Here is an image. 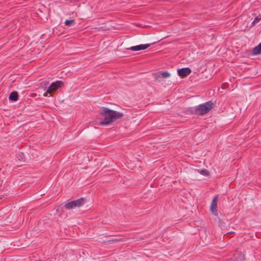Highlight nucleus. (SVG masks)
<instances>
[{
  "label": "nucleus",
  "mask_w": 261,
  "mask_h": 261,
  "mask_svg": "<svg viewBox=\"0 0 261 261\" xmlns=\"http://www.w3.org/2000/svg\"><path fill=\"white\" fill-rule=\"evenodd\" d=\"M261 20V16H259L258 17H256L253 21L252 22V25H254L255 23L258 22Z\"/></svg>",
  "instance_id": "nucleus-14"
},
{
  "label": "nucleus",
  "mask_w": 261,
  "mask_h": 261,
  "mask_svg": "<svg viewBox=\"0 0 261 261\" xmlns=\"http://www.w3.org/2000/svg\"><path fill=\"white\" fill-rule=\"evenodd\" d=\"M213 103L208 101L203 105L197 107L195 110V114L199 115H203L208 113L213 107Z\"/></svg>",
  "instance_id": "nucleus-2"
},
{
  "label": "nucleus",
  "mask_w": 261,
  "mask_h": 261,
  "mask_svg": "<svg viewBox=\"0 0 261 261\" xmlns=\"http://www.w3.org/2000/svg\"><path fill=\"white\" fill-rule=\"evenodd\" d=\"M170 76V74L169 72L167 71H165L161 73L160 75H156L155 76V80L157 81L160 82V79L161 77L163 78H167L169 77Z\"/></svg>",
  "instance_id": "nucleus-7"
},
{
  "label": "nucleus",
  "mask_w": 261,
  "mask_h": 261,
  "mask_svg": "<svg viewBox=\"0 0 261 261\" xmlns=\"http://www.w3.org/2000/svg\"><path fill=\"white\" fill-rule=\"evenodd\" d=\"M73 201L75 205V207L80 206L85 203V199L84 198H81Z\"/></svg>",
  "instance_id": "nucleus-8"
},
{
  "label": "nucleus",
  "mask_w": 261,
  "mask_h": 261,
  "mask_svg": "<svg viewBox=\"0 0 261 261\" xmlns=\"http://www.w3.org/2000/svg\"><path fill=\"white\" fill-rule=\"evenodd\" d=\"M198 172L202 174V175H203L204 176H207L208 175V172L205 170V169H203V170H198Z\"/></svg>",
  "instance_id": "nucleus-13"
},
{
  "label": "nucleus",
  "mask_w": 261,
  "mask_h": 261,
  "mask_svg": "<svg viewBox=\"0 0 261 261\" xmlns=\"http://www.w3.org/2000/svg\"><path fill=\"white\" fill-rule=\"evenodd\" d=\"M65 207H66V208L67 209H70V208H74L75 207V204L73 203V201H72L70 202H68L67 203H66L65 205Z\"/></svg>",
  "instance_id": "nucleus-11"
},
{
  "label": "nucleus",
  "mask_w": 261,
  "mask_h": 261,
  "mask_svg": "<svg viewBox=\"0 0 261 261\" xmlns=\"http://www.w3.org/2000/svg\"><path fill=\"white\" fill-rule=\"evenodd\" d=\"M47 93H48L47 92L46 93H44L43 96H47Z\"/></svg>",
  "instance_id": "nucleus-15"
},
{
  "label": "nucleus",
  "mask_w": 261,
  "mask_h": 261,
  "mask_svg": "<svg viewBox=\"0 0 261 261\" xmlns=\"http://www.w3.org/2000/svg\"><path fill=\"white\" fill-rule=\"evenodd\" d=\"M191 72L189 68H184L177 70V73L179 76L184 78L188 75Z\"/></svg>",
  "instance_id": "nucleus-4"
},
{
  "label": "nucleus",
  "mask_w": 261,
  "mask_h": 261,
  "mask_svg": "<svg viewBox=\"0 0 261 261\" xmlns=\"http://www.w3.org/2000/svg\"><path fill=\"white\" fill-rule=\"evenodd\" d=\"M252 51L254 55L261 54V43L258 46L254 47Z\"/></svg>",
  "instance_id": "nucleus-10"
},
{
  "label": "nucleus",
  "mask_w": 261,
  "mask_h": 261,
  "mask_svg": "<svg viewBox=\"0 0 261 261\" xmlns=\"http://www.w3.org/2000/svg\"><path fill=\"white\" fill-rule=\"evenodd\" d=\"M218 199V196H215L211 203V211L212 213L215 215H217V201Z\"/></svg>",
  "instance_id": "nucleus-5"
},
{
  "label": "nucleus",
  "mask_w": 261,
  "mask_h": 261,
  "mask_svg": "<svg viewBox=\"0 0 261 261\" xmlns=\"http://www.w3.org/2000/svg\"><path fill=\"white\" fill-rule=\"evenodd\" d=\"M74 20L73 19L67 20L65 22V24L67 26H70L72 24H74Z\"/></svg>",
  "instance_id": "nucleus-12"
},
{
  "label": "nucleus",
  "mask_w": 261,
  "mask_h": 261,
  "mask_svg": "<svg viewBox=\"0 0 261 261\" xmlns=\"http://www.w3.org/2000/svg\"><path fill=\"white\" fill-rule=\"evenodd\" d=\"M149 46H150V44H141L139 45L134 46L130 48H129V49H130L133 51H137L140 50H143L147 48H148Z\"/></svg>",
  "instance_id": "nucleus-6"
},
{
  "label": "nucleus",
  "mask_w": 261,
  "mask_h": 261,
  "mask_svg": "<svg viewBox=\"0 0 261 261\" xmlns=\"http://www.w3.org/2000/svg\"><path fill=\"white\" fill-rule=\"evenodd\" d=\"M99 113L103 119L99 123V125H102L110 124L118 119H121L123 116L122 113L105 107H101L99 110Z\"/></svg>",
  "instance_id": "nucleus-1"
},
{
  "label": "nucleus",
  "mask_w": 261,
  "mask_h": 261,
  "mask_svg": "<svg viewBox=\"0 0 261 261\" xmlns=\"http://www.w3.org/2000/svg\"><path fill=\"white\" fill-rule=\"evenodd\" d=\"M18 95L17 92L14 91L10 93L9 99L12 101H16L18 99Z\"/></svg>",
  "instance_id": "nucleus-9"
},
{
  "label": "nucleus",
  "mask_w": 261,
  "mask_h": 261,
  "mask_svg": "<svg viewBox=\"0 0 261 261\" xmlns=\"http://www.w3.org/2000/svg\"><path fill=\"white\" fill-rule=\"evenodd\" d=\"M63 83L62 81H59L53 83L48 88L47 92L48 94H51L55 92L58 89L63 86Z\"/></svg>",
  "instance_id": "nucleus-3"
}]
</instances>
